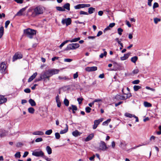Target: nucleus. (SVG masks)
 <instances>
[{
  "mask_svg": "<svg viewBox=\"0 0 161 161\" xmlns=\"http://www.w3.org/2000/svg\"><path fill=\"white\" fill-rule=\"evenodd\" d=\"M118 33L120 35H122V32L123 31V30L121 28H119L117 30Z\"/></svg>",
  "mask_w": 161,
  "mask_h": 161,
  "instance_id": "42",
  "label": "nucleus"
},
{
  "mask_svg": "<svg viewBox=\"0 0 161 161\" xmlns=\"http://www.w3.org/2000/svg\"><path fill=\"white\" fill-rule=\"evenodd\" d=\"M44 155V153L41 150L40 151H34L32 153V155L36 157H43Z\"/></svg>",
  "mask_w": 161,
  "mask_h": 161,
  "instance_id": "8",
  "label": "nucleus"
},
{
  "mask_svg": "<svg viewBox=\"0 0 161 161\" xmlns=\"http://www.w3.org/2000/svg\"><path fill=\"white\" fill-rule=\"evenodd\" d=\"M133 88H134V90L135 91H137L139 89H140L141 88V86H139L135 85L134 86Z\"/></svg>",
  "mask_w": 161,
  "mask_h": 161,
  "instance_id": "33",
  "label": "nucleus"
},
{
  "mask_svg": "<svg viewBox=\"0 0 161 161\" xmlns=\"http://www.w3.org/2000/svg\"><path fill=\"white\" fill-rule=\"evenodd\" d=\"M80 47V45L77 43H72L69 44L64 49L65 51H68L70 50H75L78 48Z\"/></svg>",
  "mask_w": 161,
  "mask_h": 161,
  "instance_id": "4",
  "label": "nucleus"
},
{
  "mask_svg": "<svg viewBox=\"0 0 161 161\" xmlns=\"http://www.w3.org/2000/svg\"><path fill=\"white\" fill-rule=\"evenodd\" d=\"M46 150L49 155L51 154L52 153V150L51 148L49 146H47L46 147Z\"/></svg>",
  "mask_w": 161,
  "mask_h": 161,
  "instance_id": "20",
  "label": "nucleus"
},
{
  "mask_svg": "<svg viewBox=\"0 0 161 161\" xmlns=\"http://www.w3.org/2000/svg\"><path fill=\"white\" fill-rule=\"evenodd\" d=\"M7 134V132L3 129H0V136L2 137L6 136Z\"/></svg>",
  "mask_w": 161,
  "mask_h": 161,
  "instance_id": "13",
  "label": "nucleus"
},
{
  "mask_svg": "<svg viewBox=\"0 0 161 161\" xmlns=\"http://www.w3.org/2000/svg\"><path fill=\"white\" fill-rule=\"evenodd\" d=\"M28 154H29L28 152H27V151L25 152V153H24V155L23 156V158H25L28 155Z\"/></svg>",
  "mask_w": 161,
  "mask_h": 161,
  "instance_id": "59",
  "label": "nucleus"
},
{
  "mask_svg": "<svg viewBox=\"0 0 161 161\" xmlns=\"http://www.w3.org/2000/svg\"><path fill=\"white\" fill-rule=\"evenodd\" d=\"M81 134V133L78 131L77 130H76L72 132V135L75 137L78 136H80Z\"/></svg>",
  "mask_w": 161,
  "mask_h": 161,
  "instance_id": "17",
  "label": "nucleus"
},
{
  "mask_svg": "<svg viewBox=\"0 0 161 161\" xmlns=\"http://www.w3.org/2000/svg\"><path fill=\"white\" fill-rule=\"evenodd\" d=\"M43 140V139L42 138L40 137V138H36L35 140V142H41Z\"/></svg>",
  "mask_w": 161,
  "mask_h": 161,
  "instance_id": "49",
  "label": "nucleus"
},
{
  "mask_svg": "<svg viewBox=\"0 0 161 161\" xmlns=\"http://www.w3.org/2000/svg\"><path fill=\"white\" fill-rule=\"evenodd\" d=\"M158 6L159 5L158 3H155L153 5V8L154 9L155 8L158 7Z\"/></svg>",
  "mask_w": 161,
  "mask_h": 161,
  "instance_id": "50",
  "label": "nucleus"
},
{
  "mask_svg": "<svg viewBox=\"0 0 161 161\" xmlns=\"http://www.w3.org/2000/svg\"><path fill=\"white\" fill-rule=\"evenodd\" d=\"M78 76V73L76 72L73 75V78L74 79L77 78Z\"/></svg>",
  "mask_w": 161,
  "mask_h": 161,
  "instance_id": "58",
  "label": "nucleus"
},
{
  "mask_svg": "<svg viewBox=\"0 0 161 161\" xmlns=\"http://www.w3.org/2000/svg\"><path fill=\"white\" fill-rule=\"evenodd\" d=\"M42 158L47 161H51V158H48L47 156L44 155Z\"/></svg>",
  "mask_w": 161,
  "mask_h": 161,
  "instance_id": "43",
  "label": "nucleus"
},
{
  "mask_svg": "<svg viewBox=\"0 0 161 161\" xmlns=\"http://www.w3.org/2000/svg\"><path fill=\"white\" fill-rule=\"evenodd\" d=\"M80 38L79 37L75 38L72 40H68L69 42H76L80 40Z\"/></svg>",
  "mask_w": 161,
  "mask_h": 161,
  "instance_id": "23",
  "label": "nucleus"
},
{
  "mask_svg": "<svg viewBox=\"0 0 161 161\" xmlns=\"http://www.w3.org/2000/svg\"><path fill=\"white\" fill-rule=\"evenodd\" d=\"M161 20L160 19L158 18H155L154 19V21L155 24H157L159 21H160Z\"/></svg>",
  "mask_w": 161,
  "mask_h": 161,
  "instance_id": "48",
  "label": "nucleus"
},
{
  "mask_svg": "<svg viewBox=\"0 0 161 161\" xmlns=\"http://www.w3.org/2000/svg\"><path fill=\"white\" fill-rule=\"evenodd\" d=\"M140 82V80H136L133 81L132 82V83L134 84H138Z\"/></svg>",
  "mask_w": 161,
  "mask_h": 161,
  "instance_id": "52",
  "label": "nucleus"
},
{
  "mask_svg": "<svg viewBox=\"0 0 161 161\" xmlns=\"http://www.w3.org/2000/svg\"><path fill=\"white\" fill-rule=\"evenodd\" d=\"M94 125L93 127V129H95L97 127L98 125L99 124V123L96 120H95L94 121Z\"/></svg>",
  "mask_w": 161,
  "mask_h": 161,
  "instance_id": "30",
  "label": "nucleus"
},
{
  "mask_svg": "<svg viewBox=\"0 0 161 161\" xmlns=\"http://www.w3.org/2000/svg\"><path fill=\"white\" fill-rule=\"evenodd\" d=\"M94 135L93 134H91L89 135L85 139V141L86 142H88L91 140L93 137Z\"/></svg>",
  "mask_w": 161,
  "mask_h": 161,
  "instance_id": "18",
  "label": "nucleus"
},
{
  "mask_svg": "<svg viewBox=\"0 0 161 161\" xmlns=\"http://www.w3.org/2000/svg\"><path fill=\"white\" fill-rule=\"evenodd\" d=\"M53 132L52 130L50 129L47 130L45 132V134L46 135H50Z\"/></svg>",
  "mask_w": 161,
  "mask_h": 161,
  "instance_id": "38",
  "label": "nucleus"
},
{
  "mask_svg": "<svg viewBox=\"0 0 161 161\" xmlns=\"http://www.w3.org/2000/svg\"><path fill=\"white\" fill-rule=\"evenodd\" d=\"M130 54V53H128L126 54H125L123 56L120 58V59L122 61H123L127 59L128 58Z\"/></svg>",
  "mask_w": 161,
  "mask_h": 161,
  "instance_id": "16",
  "label": "nucleus"
},
{
  "mask_svg": "<svg viewBox=\"0 0 161 161\" xmlns=\"http://www.w3.org/2000/svg\"><path fill=\"white\" fill-rule=\"evenodd\" d=\"M91 6L90 4H79L75 6L74 8L76 9H79L80 8H83L85 7H89Z\"/></svg>",
  "mask_w": 161,
  "mask_h": 161,
  "instance_id": "7",
  "label": "nucleus"
},
{
  "mask_svg": "<svg viewBox=\"0 0 161 161\" xmlns=\"http://www.w3.org/2000/svg\"><path fill=\"white\" fill-rule=\"evenodd\" d=\"M138 59V57L136 56H134L131 58V61L132 62L135 63Z\"/></svg>",
  "mask_w": 161,
  "mask_h": 161,
  "instance_id": "28",
  "label": "nucleus"
},
{
  "mask_svg": "<svg viewBox=\"0 0 161 161\" xmlns=\"http://www.w3.org/2000/svg\"><path fill=\"white\" fill-rule=\"evenodd\" d=\"M55 138L57 139H58L60 138V136L58 132H56L55 134Z\"/></svg>",
  "mask_w": 161,
  "mask_h": 161,
  "instance_id": "44",
  "label": "nucleus"
},
{
  "mask_svg": "<svg viewBox=\"0 0 161 161\" xmlns=\"http://www.w3.org/2000/svg\"><path fill=\"white\" fill-rule=\"evenodd\" d=\"M134 115L130 114L129 113H126L125 114V116L130 118L133 117Z\"/></svg>",
  "mask_w": 161,
  "mask_h": 161,
  "instance_id": "34",
  "label": "nucleus"
},
{
  "mask_svg": "<svg viewBox=\"0 0 161 161\" xmlns=\"http://www.w3.org/2000/svg\"><path fill=\"white\" fill-rule=\"evenodd\" d=\"M29 102L31 106H34L36 105L35 101L32 99H30L29 100Z\"/></svg>",
  "mask_w": 161,
  "mask_h": 161,
  "instance_id": "21",
  "label": "nucleus"
},
{
  "mask_svg": "<svg viewBox=\"0 0 161 161\" xmlns=\"http://www.w3.org/2000/svg\"><path fill=\"white\" fill-rule=\"evenodd\" d=\"M37 75V72H35L28 79V82H30L32 81L36 76Z\"/></svg>",
  "mask_w": 161,
  "mask_h": 161,
  "instance_id": "15",
  "label": "nucleus"
},
{
  "mask_svg": "<svg viewBox=\"0 0 161 161\" xmlns=\"http://www.w3.org/2000/svg\"><path fill=\"white\" fill-rule=\"evenodd\" d=\"M63 7L64 9H65L68 10H70V4L69 3H67L65 4Z\"/></svg>",
  "mask_w": 161,
  "mask_h": 161,
  "instance_id": "24",
  "label": "nucleus"
},
{
  "mask_svg": "<svg viewBox=\"0 0 161 161\" xmlns=\"http://www.w3.org/2000/svg\"><path fill=\"white\" fill-rule=\"evenodd\" d=\"M6 66L4 62H2L0 64V71L2 74H4L6 73Z\"/></svg>",
  "mask_w": 161,
  "mask_h": 161,
  "instance_id": "5",
  "label": "nucleus"
},
{
  "mask_svg": "<svg viewBox=\"0 0 161 161\" xmlns=\"http://www.w3.org/2000/svg\"><path fill=\"white\" fill-rule=\"evenodd\" d=\"M88 12L89 14H92L94 12L95 9L93 7H90L88 8Z\"/></svg>",
  "mask_w": 161,
  "mask_h": 161,
  "instance_id": "25",
  "label": "nucleus"
},
{
  "mask_svg": "<svg viewBox=\"0 0 161 161\" xmlns=\"http://www.w3.org/2000/svg\"><path fill=\"white\" fill-rule=\"evenodd\" d=\"M80 14H86V15L88 14V13L87 12H86L83 11H80Z\"/></svg>",
  "mask_w": 161,
  "mask_h": 161,
  "instance_id": "57",
  "label": "nucleus"
},
{
  "mask_svg": "<svg viewBox=\"0 0 161 161\" xmlns=\"http://www.w3.org/2000/svg\"><path fill=\"white\" fill-rule=\"evenodd\" d=\"M59 70L56 69H50L43 72L40 75V79L43 80L44 81L46 79L49 80V78L53 75L58 73Z\"/></svg>",
  "mask_w": 161,
  "mask_h": 161,
  "instance_id": "1",
  "label": "nucleus"
},
{
  "mask_svg": "<svg viewBox=\"0 0 161 161\" xmlns=\"http://www.w3.org/2000/svg\"><path fill=\"white\" fill-rule=\"evenodd\" d=\"M120 95H117L114 97V99H115L116 100L118 101L120 100Z\"/></svg>",
  "mask_w": 161,
  "mask_h": 161,
  "instance_id": "45",
  "label": "nucleus"
},
{
  "mask_svg": "<svg viewBox=\"0 0 161 161\" xmlns=\"http://www.w3.org/2000/svg\"><path fill=\"white\" fill-rule=\"evenodd\" d=\"M115 25V23H110L108 25L109 27H110V28H112Z\"/></svg>",
  "mask_w": 161,
  "mask_h": 161,
  "instance_id": "63",
  "label": "nucleus"
},
{
  "mask_svg": "<svg viewBox=\"0 0 161 161\" xmlns=\"http://www.w3.org/2000/svg\"><path fill=\"white\" fill-rule=\"evenodd\" d=\"M66 128L64 130H61L60 131V134H64L68 131V125L67 124H66Z\"/></svg>",
  "mask_w": 161,
  "mask_h": 161,
  "instance_id": "22",
  "label": "nucleus"
},
{
  "mask_svg": "<svg viewBox=\"0 0 161 161\" xmlns=\"http://www.w3.org/2000/svg\"><path fill=\"white\" fill-rule=\"evenodd\" d=\"M71 20L69 18L65 19H63L61 21V23L63 25L66 24L67 26L70 25L71 23Z\"/></svg>",
  "mask_w": 161,
  "mask_h": 161,
  "instance_id": "6",
  "label": "nucleus"
},
{
  "mask_svg": "<svg viewBox=\"0 0 161 161\" xmlns=\"http://www.w3.org/2000/svg\"><path fill=\"white\" fill-rule=\"evenodd\" d=\"M69 42L68 40H67L64 42H62L59 46V47L60 48H61L66 43Z\"/></svg>",
  "mask_w": 161,
  "mask_h": 161,
  "instance_id": "35",
  "label": "nucleus"
},
{
  "mask_svg": "<svg viewBox=\"0 0 161 161\" xmlns=\"http://www.w3.org/2000/svg\"><path fill=\"white\" fill-rule=\"evenodd\" d=\"M144 105L146 107H149L152 106V104L147 102H144Z\"/></svg>",
  "mask_w": 161,
  "mask_h": 161,
  "instance_id": "29",
  "label": "nucleus"
},
{
  "mask_svg": "<svg viewBox=\"0 0 161 161\" xmlns=\"http://www.w3.org/2000/svg\"><path fill=\"white\" fill-rule=\"evenodd\" d=\"M34 109L32 107H30L28 108V111L31 114H33L35 111Z\"/></svg>",
  "mask_w": 161,
  "mask_h": 161,
  "instance_id": "31",
  "label": "nucleus"
},
{
  "mask_svg": "<svg viewBox=\"0 0 161 161\" xmlns=\"http://www.w3.org/2000/svg\"><path fill=\"white\" fill-rule=\"evenodd\" d=\"M115 41H117L119 44L121 45V47L119 48L120 50H121L123 47V44L121 42V41L119 40L118 38H116L115 39Z\"/></svg>",
  "mask_w": 161,
  "mask_h": 161,
  "instance_id": "27",
  "label": "nucleus"
},
{
  "mask_svg": "<svg viewBox=\"0 0 161 161\" xmlns=\"http://www.w3.org/2000/svg\"><path fill=\"white\" fill-rule=\"evenodd\" d=\"M111 119H108L106 121H104L102 123V125H108V124L111 121Z\"/></svg>",
  "mask_w": 161,
  "mask_h": 161,
  "instance_id": "32",
  "label": "nucleus"
},
{
  "mask_svg": "<svg viewBox=\"0 0 161 161\" xmlns=\"http://www.w3.org/2000/svg\"><path fill=\"white\" fill-rule=\"evenodd\" d=\"M83 100V98H78L77 99V100L78 101L79 104L81 103L82 102Z\"/></svg>",
  "mask_w": 161,
  "mask_h": 161,
  "instance_id": "47",
  "label": "nucleus"
},
{
  "mask_svg": "<svg viewBox=\"0 0 161 161\" xmlns=\"http://www.w3.org/2000/svg\"><path fill=\"white\" fill-rule=\"evenodd\" d=\"M72 61V60L69 58H65L64 61L65 62H70Z\"/></svg>",
  "mask_w": 161,
  "mask_h": 161,
  "instance_id": "54",
  "label": "nucleus"
},
{
  "mask_svg": "<svg viewBox=\"0 0 161 161\" xmlns=\"http://www.w3.org/2000/svg\"><path fill=\"white\" fill-rule=\"evenodd\" d=\"M25 92L27 93H29L31 92V90L29 88H26L24 90Z\"/></svg>",
  "mask_w": 161,
  "mask_h": 161,
  "instance_id": "56",
  "label": "nucleus"
},
{
  "mask_svg": "<svg viewBox=\"0 0 161 161\" xmlns=\"http://www.w3.org/2000/svg\"><path fill=\"white\" fill-rule=\"evenodd\" d=\"M10 22L9 20H7L6 21V22L5 23V28H7L8 25L9 24Z\"/></svg>",
  "mask_w": 161,
  "mask_h": 161,
  "instance_id": "55",
  "label": "nucleus"
},
{
  "mask_svg": "<svg viewBox=\"0 0 161 161\" xmlns=\"http://www.w3.org/2000/svg\"><path fill=\"white\" fill-rule=\"evenodd\" d=\"M7 101V98L2 95H0V105L6 103Z\"/></svg>",
  "mask_w": 161,
  "mask_h": 161,
  "instance_id": "12",
  "label": "nucleus"
},
{
  "mask_svg": "<svg viewBox=\"0 0 161 161\" xmlns=\"http://www.w3.org/2000/svg\"><path fill=\"white\" fill-rule=\"evenodd\" d=\"M14 156L16 158H19L20 157V153L19 152H17L14 155Z\"/></svg>",
  "mask_w": 161,
  "mask_h": 161,
  "instance_id": "37",
  "label": "nucleus"
},
{
  "mask_svg": "<svg viewBox=\"0 0 161 161\" xmlns=\"http://www.w3.org/2000/svg\"><path fill=\"white\" fill-rule=\"evenodd\" d=\"M43 10L42 8L40 6L36 7L34 9L33 15L36 16L41 14L43 13Z\"/></svg>",
  "mask_w": 161,
  "mask_h": 161,
  "instance_id": "3",
  "label": "nucleus"
},
{
  "mask_svg": "<svg viewBox=\"0 0 161 161\" xmlns=\"http://www.w3.org/2000/svg\"><path fill=\"white\" fill-rule=\"evenodd\" d=\"M114 65L116 67H119L120 66V64H118L116 62H114L113 63Z\"/></svg>",
  "mask_w": 161,
  "mask_h": 161,
  "instance_id": "64",
  "label": "nucleus"
},
{
  "mask_svg": "<svg viewBox=\"0 0 161 161\" xmlns=\"http://www.w3.org/2000/svg\"><path fill=\"white\" fill-rule=\"evenodd\" d=\"M24 0H14V1L17 3L19 4H22L23 3Z\"/></svg>",
  "mask_w": 161,
  "mask_h": 161,
  "instance_id": "51",
  "label": "nucleus"
},
{
  "mask_svg": "<svg viewBox=\"0 0 161 161\" xmlns=\"http://www.w3.org/2000/svg\"><path fill=\"white\" fill-rule=\"evenodd\" d=\"M4 33V27L2 26L0 28V38L3 36Z\"/></svg>",
  "mask_w": 161,
  "mask_h": 161,
  "instance_id": "26",
  "label": "nucleus"
},
{
  "mask_svg": "<svg viewBox=\"0 0 161 161\" xmlns=\"http://www.w3.org/2000/svg\"><path fill=\"white\" fill-rule=\"evenodd\" d=\"M32 134L33 135L42 136L43 135L44 133L42 131H38L34 132L32 133Z\"/></svg>",
  "mask_w": 161,
  "mask_h": 161,
  "instance_id": "19",
  "label": "nucleus"
},
{
  "mask_svg": "<svg viewBox=\"0 0 161 161\" xmlns=\"http://www.w3.org/2000/svg\"><path fill=\"white\" fill-rule=\"evenodd\" d=\"M97 67L96 66H93L91 67H87L85 68V70L88 72H91L96 71L97 70Z\"/></svg>",
  "mask_w": 161,
  "mask_h": 161,
  "instance_id": "11",
  "label": "nucleus"
},
{
  "mask_svg": "<svg viewBox=\"0 0 161 161\" xmlns=\"http://www.w3.org/2000/svg\"><path fill=\"white\" fill-rule=\"evenodd\" d=\"M107 54V53L106 51H104L103 53H102L100 54L99 56V57L100 58H102L104 56H106Z\"/></svg>",
  "mask_w": 161,
  "mask_h": 161,
  "instance_id": "39",
  "label": "nucleus"
},
{
  "mask_svg": "<svg viewBox=\"0 0 161 161\" xmlns=\"http://www.w3.org/2000/svg\"><path fill=\"white\" fill-rule=\"evenodd\" d=\"M148 3L147 4L149 6H152V2L153 1V0H147Z\"/></svg>",
  "mask_w": 161,
  "mask_h": 161,
  "instance_id": "62",
  "label": "nucleus"
},
{
  "mask_svg": "<svg viewBox=\"0 0 161 161\" xmlns=\"http://www.w3.org/2000/svg\"><path fill=\"white\" fill-rule=\"evenodd\" d=\"M24 32L26 35L27 37L32 39L33 38V36L36 34V31L35 30L28 28L24 30Z\"/></svg>",
  "mask_w": 161,
  "mask_h": 161,
  "instance_id": "2",
  "label": "nucleus"
},
{
  "mask_svg": "<svg viewBox=\"0 0 161 161\" xmlns=\"http://www.w3.org/2000/svg\"><path fill=\"white\" fill-rule=\"evenodd\" d=\"M99 148L103 151H105L108 148L107 147L105 143L104 142L101 141L100 144Z\"/></svg>",
  "mask_w": 161,
  "mask_h": 161,
  "instance_id": "9",
  "label": "nucleus"
},
{
  "mask_svg": "<svg viewBox=\"0 0 161 161\" xmlns=\"http://www.w3.org/2000/svg\"><path fill=\"white\" fill-rule=\"evenodd\" d=\"M71 107L72 110L76 111L77 110V107L75 105H72Z\"/></svg>",
  "mask_w": 161,
  "mask_h": 161,
  "instance_id": "53",
  "label": "nucleus"
},
{
  "mask_svg": "<svg viewBox=\"0 0 161 161\" xmlns=\"http://www.w3.org/2000/svg\"><path fill=\"white\" fill-rule=\"evenodd\" d=\"M22 58V55L20 53H15L13 58V61H14L17 59H19Z\"/></svg>",
  "mask_w": 161,
  "mask_h": 161,
  "instance_id": "10",
  "label": "nucleus"
},
{
  "mask_svg": "<svg viewBox=\"0 0 161 161\" xmlns=\"http://www.w3.org/2000/svg\"><path fill=\"white\" fill-rule=\"evenodd\" d=\"M92 109L89 107H87L85 108V111L87 113H89L90 112Z\"/></svg>",
  "mask_w": 161,
  "mask_h": 161,
  "instance_id": "41",
  "label": "nucleus"
},
{
  "mask_svg": "<svg viewBox=\"0 0 161 161\" xmlns=\"http://www.w3.org/2000/svg\"><path fill=\"white\" fill-rule=\"evenodd\" d=\"M59 80H66L69 79V78L66 76H59L58 77Z\"/></svg>",
  "mask_w": 161,
  "mask_h": 161,
  "instance_id": "46",
  "label": "nucleus"
},
{
  "mask_svg": "<svg viewBox=\"0 0 161 161\" xmlns=\"http://www.w3.org/2000/svg\"><path fill=\"white\" fill-rule=\"evenodd\" d=\"M138 72L139 70L137 69L134 70L132 71V73L134 74H137L138 73Z\"/></svg>",
  "mask_w": 161,
  "mask_h": 161,
  "instance_id": "60",
  "label": "nucleus"
},
{
  "mask_svg": "<svg viewBox=\"0 0 161 161\" xmlns=\"http://www.w3.org/2000/svg\"><path fill=\"white\" fill-rule=\"evenodd\" d=\"M95 157V155H93V156L90 157L89 159L90 161H94V159Z\"/></svg>",
  "mask_w": 161,
  "mask_h": 161,
  "instance_id": "61",
  "label": "nucleus"
},
{
  "mask_svg": "<svg viewBox=\"0 0 161 161\" xmlns=\"http://www.w3.org/2000/svg\"><path fill=\"white\" fill-rule=\"evenodd\" d=\"M26 8H23L20 9L19 11H18L15 15V16H21L23 14V13L26 9Z\"/></svg>",
  "mask_w": 161,
  "mask_h": 161,
  "instance_id": "14",
  "label": "nucleus"
},
{
  "mask_svg": "<svg viewBox=\"0 0 161 161\" xmlns=\"http://www.w3.org/2000/svg\"><path fill=\"white\" fill-rule=\"evenodd\" d=\"M64 103L66 106H68L69 105V100L65 98L64 100Z\"/></svg>",
  "mask_w": 161,
  "mask_h": 161,
  "instance_id": "36",
  "label": "nucleus"
},
{
  "mask_svg": "<svg viewBox=\"0 0 161 161\" xmlns=\"http://www.w3.org/2000/svg\"><path fill=\"white\" fill-rule=\"evenodd\" d=\"M56 8L57 10L59 11H63L65 10V9L60 7H56Z\"/></svg>",
  "mask_w": 161,
  "mask_h": 161,
  "instance_id": "40",
  "label": "nucleus"
}]
</instances>
